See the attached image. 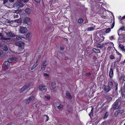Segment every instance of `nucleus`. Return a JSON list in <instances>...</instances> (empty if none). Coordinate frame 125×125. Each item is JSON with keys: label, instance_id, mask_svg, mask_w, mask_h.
<instances>
[{"label": "nucleus", "instance_id": "1", "mask_svg": "<svg viewBox=\"0 0 125 125\" xmlns=\"http://www.w3.org/2000/svg\"><path fill=\"white\" fill-rule=\"evenodd\" d=\"M23 38L21 36H17L16 37V39H13V44L18 46V50L19 51L23 50L24 48V43L20 41L22 40Z\"/></svg>", "mask_w": 125, "mask_h": 125}, {"label": "nucleus", "instance_id": "2", "mask_svg": "<svg viewBox=\"0 0 125 125\" xmlns=\"http://www.w3.org/2000/svg\"><path fill=\"white\" fill-rule=\"evenodd\" d=\"M6 36L7 37L2 36L1 37V39L5 40H10V38L15 37L16 36V35L13 32L10 31L6 33Z\"/></svg>", "mask_w": 125, "mask_h": 125}, {"label": "nucleus", "instance_id": "3", "mask_svg": "<svg viewBox=\"0 0 125 125\" xmlns=\"http://www.w3.org/2000/svg\"><path fill=\"white\" fill-rule=\"evenodd\" d=\"M31 84L29 83H27L25 84L20 90V93H21L23 92L29 88L31 86Z\"/></svg>", "mask_w": 125, "mask_h": 125}, {"label": "nucleus", "instance_id": "4", "mask_svg": "<svg viewBox=\"0 0 125 125\" xmlns=\"http://www.w3.org/2000/svg\"><path fill=\"white\" fill-rule=\"evenodd\" d=\"M35 96L33 95H32L27 99L26 100L25 103L26 104H28L32 102L35 99Z\"/></svg>", "mask_w": 125, "mask_h": 125}, {"label": "nucleus", "instance_id": "5", "mask_svg": "<svg viewBox=\"0 0 125 125\" xmlns=\"http://www.w3.org/2000/svg\"><path fill=\"white\" fill-rule=\"evenodd\" d=\"M20 32L22 33H25L27 31V30L26 27L20 26L19 30Z\"/></svg>", "mask_w": 125, "mask_h": 125}, {"label": "nucleus", "instance_id": "6", "mask_svg": "<svg viewBox=\"0 0 125 125\" xmlns=\"http://www.w3.org/2000/svg\"><path fill=\"white\" fill-rule=\"evenodd\" d=\"M10 62L9 61L8 59V61L5 62L3 63L2 66L3 67L6 68L8 69L9 67Z\"/></svg>", "mask_w": 125, "mask_h": 125}, {"label": "nucleus", "instance_id": "7", "mask_svg": "<svg viewBox=\"0 0 125 125\" xmlns=\"http://www.w3.org/2000/svg\"><path fill=\"white\" fill-rule=\"evenodd\" d=\"M103 88L104 91L106 92H109L111 89L108 85H103Z\"/></svg>", "mask_w": 125, "mask_h": 125}, {"label": "nucleus", "instance_id": "8", "mask_svg": "<svg viewBox=\"0 0 125 125\" xmlns=\"http://www.w3.org/2000/svg\"><path fill=\"white\" fill-rule=\"evenodd\" d=\"M18 59L16 57H12L9 59V61L10 63L15 62L18 61Z\"/></svg>", "mask_w": 125, "mask_h": 125}, {"label": "nucleus", "instance_id": "9", "mask_svg": "<svg viewBox=\"0 0 125 125\" xmlns=\"http://www.w3.org/2000/svg\"><path fill=\"white\" fill-rule=\"evenodd\" d=\"M111 31V29L110 28H108L106 29V31H105L104 33H103L101 35H100V37H102L103 38V40H104V38L103 36V35H105V33H108Z\"/></svg>", "mask_w": 125, "mask_h": 125}, {"label": "nucleus", "instance_id": "10", "mask_svg": "<svg viewBox=\"0 0 125 125\" xmlns=\"http://www.w3.org/2000/svg\"><path fill=\"white\" fill-rule=\"evenodd\" d=\"M120 102H117L115 103L113 105V108L114 110H116L118 109L120 105Z\"/></svg>", "mask_w": 125, "mask_h": 125}, {"label": "nucleus", "instance_id": "11", "mask_svg": "<svg viewBox=\"0 0 125 125\" xmlns=\"http://www.w3.org/2000/svg\"><path fill=\"white\" fill-rule=\"evenodd\" d=\"M66 96L67 97V98L71 100L72 98V96L69 91H66L65 93Z\"/></svg>", "mask_w": 125, "mask_h": 125}, {"label": "nucleus", "instance_id": "12", "mask_svg": "<svg viewBox=\"0 0 125 125\" xmlns=\"http://www.w3.org/2000/svg\"><path fill=\"white\" fill-rule=\"evenodd\" d=\"M119 36H120L119 38V40H121V42H124L125 41V35H124L120 34V35H119Z\"/></svg>", "mask_w": 125, "mask_h": 125}, {"label": "nucleus", "instance_id": "13", "mask_svg": "<svg viewBox=\"0 0 125 125\" xmlns=\"http://www.w3.org/2000/svg\"><path fill=\"white\" fill-rule=\"evenodd\" d=\"M30 21V18L28 17H26L24 19V22L26 24H28L29 22Z\"/></svg>", "mask_w": 125, "mask_h": 125}, {"label": "nucleus", "instance_id": "14", "mask_svg": "<svg viewBox=\"0 0 125 125\" xmlns=\"http://www.w3.org/2000/svg\"><path fill=\"white\" fill-rule=\"evenodd\" d=\"M114 85L112 81H109L108 82V86H109L111 89L113 88V86Z\"/></svg>", "mask_w": 125, "mask_h": 125}, {"label": "nucleus", "instance_id": "15", "mask_svg": "<svg viewBox=\"0 0 125 125\" xmlns=\"http://www.w3.org/2000/svg\"><path fill=\"white\" fill-rule=\"evenodd\" d=\"M47 63V62L46 61L43 62L41 65V69H44L46 66Z\"/></svg>", "mask_w": 125, "mask_h": 125}, {"label": "nucleus", "instance_id": "16", "mask_svg": "<svg viewBox=\"0 0 125 125\" xmlns=\"http://www.w3.org/2000/svg\"><path fill=\"white\" fill-rule=\"evenodd\" d=\"M56 107L58 109H61L63 107L62 105L58 102H56Z\"/></svg>", "mask_w": 125, "mask_h": 125}, {"label": "nucleus", "instance_id": "17", "mask_svg": "<svg viewBox=\"0 0 125 125\" xmlns=\"http://www.w3.org/2000/svg\"><path fill=\"white\" fill-rule=\"evenodd\" d=\"M113 71L112 70V68H111L110 69L109 72V76L110 77L112 78L113 77Z\"/></svg>", "mask_w": 125, "mask_h": 125}, {"label": "nucleus", "instance_id": "18", "mask_svg": "<svg viewBox=\"0 0 125 125\" xmlns=\"http://www.w3.org/2000/svg\"><path fill=\"white\" fill-rule=\"evenodd\" d=\"M39 88L40 90L42 91L46 90L47 89L45 86H43L42 85H40L39 86Z\"/></svg>", "mask_w": 125, "mask_h": 125}, {"label": "nucleus", "instance_id": "19", "mask_svg": "<svg viewBox=\"0 0 125 125\" xmlns=\"http://www.w3.org/2000/svg\"><path fill=\"white\" fill-rule=\"evenodd\" d=\"M25 12L28 14H30L31 12V10L29 8H26L25 10Z\"/></svg>", "mask_w": 125, "mask_h": 125}, {"label": "nucleus", "instance_id": "20", "mask_svg": "<svg viewBox=\"0 0 125 125\" xmlns=\"http://www.w3.org/2000/svg\"><path fill=\"white\" fill-rule=\"evenodd\" d=\"M72 106L71 105H69L67 107V109L68 111L69 112H70L72 111Z\"/></svg>", "mask_w": 125, "mask_h": 125}, {"label": "nucleus", "instance_id": "21", "mask_svg": "<svg viewBox=\"0 0 125 125\" xmlns=\"http://www.w3.org/2000/svg\"><path fill=\"white\" fill-rule=\"evenodd\" d=\"M106 98L109 101H111L112 99V97L110 95H107L106 96Z\"/></svg>", "mask_w": 125, "mask_h": 125}, {"label": "nucleus", "instance_id": "22", "mask_svg": "<svg viewBox=\"0 0 125 125\" xmlns=\"http://www.w3.org/2000/svg\"><path fill=\"white\" fill-rule=\"evenodd\" d=\"M13 6V7L15 8H19L18 2L14 4Z\"/></svg>", "mask_w": 125, "mask_h": 125}, {"label": "nucleus", "instance_id": "23", "mask_svg": "<svg viewBox=\"0 0 125 125\" xmlns=\"http://www.w3.org/2000/svg\"><path fill=\"white\" fill-rule=\"evenodd\" d=\"M103 46V43H99L97 45V47L99 48H102Z\"/></svg>", "mask_w": 125, "mask_h": 125}, {"label": "nucleus", "instance_id": "24", "mask_svg": "<svg viewBox=\"0 0 125 125\" xmlns=\"http://www.w3.org/2000/svg\"><path fill=\"white\" fill-rule=\"evenodd\" d=\"M18 2L19 8L22 7L23 6V4L21 2Z\"/></svg>", "mask_w": 125, "mask_h": 125}, {"label": "nucleus", "instance_id": "25", "mask_svg": "<svg viewBox=\"0 0 125 125\" xmlns=\"http://www.w3.org/2000/svg\"><path fill=\"white\" fill-rule=\"evenodd\" d=\"M85 76L86 77H91V74L89 73H86L85 75Z\"/></svg>", "mask_w": 125, "mask_h": 125}, {"label": "nucleus", "instance_id": "26", "mask_svg": "<svg viewBox=\"0 0 125 125\" xmlns=\"http://www.w3.org/2000/svg\"><path fill=\"white\" fill-rule=\"evenodd\" d=\"M94 28L93 27H88L87 28V31H90L94 30Z\"/></svg>", "mask_w": 125, "mask_h": 125}, {"label": "nucleus", "instance_id": "27", "mask_svg": "<svg viewBox=\"0 0 125 125\" xmlns=\"http://www.w3.org/2000/svg\"><path fill=\"white\" fill-rule=\"evenodd\" d=\"M51 89L55 87H56V83L54 82L52 83L51 84Z\"/></svg>", "mask_w": 125, "mask_h": 125}, {"label": "nucleus", "instance_id": "28", "mask_svg": "<svg viewBox=\"0 0 125 125\" xmlns=\"http://www.w3.org/2000/svg\"><path fill=\"white\" fill-rule=\"evenodd\" d=\"M125 27H124L123 26L121 27L119 30L118 31V35H119V33L120 32V31H123L124 30Z\"/></svg>", "mask_w": 125, "mask_h": 125}, {"label": "nucleus", "instance_id": "29", "mask_svg": "<svg viewBox=\"0 0 125 125\" xmlns=\"http://www.w3.org/2000/svg\"><path fill=\"white\" fill-rule=\"evenodd\" d=\"M108 115V113L106 112L104 115V117H103V119H105L106 118Z\"/></svg>", "mask_w": 125, "mask_h": 125}, {"label": "nucleus", "instance_id": "30", "mask_svg": "<svg viewBox=\"0 0 125 125\" xmlns=\"http://www.w3.org/2000/svg\"><path fill=\"white\" fill-rule=\"evenodd\" d=\"M9 0H3V5L5 6H6L7 3L8 2Z\"/></svg>", "mask_w": 125, "mask_h": 125}, {"label": "nucleus", "instance_id": "31", "mask_svg": "<svg viewBox=\"0 0 125 125\" xmlns=\"http://www.w3.org/2000/svg\"><path fill=\"white\" fill-rule=\"evenodd\" d=\"M119 47L122 51H125V49L124 48L125 47L123 45L120 44L119 45Z\"/></svg>", "mask_w": 125, "mask_h": 125}, {"label": "nucleus", "instance_id": "32", "mask_svg": "<svg viewBox=\"0 0 125 125\" xmlns=\"http://www.w3.org/2000/svg\"><path fill=\"white\" fill-rule=\"evenodd\" d=\"M83 20L82 18H80L78 20V22L80 24H81L83 22Z\"/></svg>", "mask_w": 125, "mask_h": 125}, {"label": "nucleus", "instance_id": "33", "mask_svg": "<svg viewBox=\"0 0 125 125\" xmlns=\"http://www.w3.org/2000/svg\"><path fill=\"white\" fill-rule=\"evenodd\" d=\"M38 65V64L37 63H35V64L33 65L32 67L31 68V70H33L34 68H35V67H36L37 65Z\"/></svg>", "mask_w": 125, "mask_h": 125}, {"label": "nucleus", "instance_id": "34", "mask_svg": "<svg viewBox=\"0 0 125 125\" xmlns=\"http://www.w3.org/2000/svg\"><path fill=\"white\" fill-rule=\"evenodd\" d=\"M31 36V34L30 33H29L26 35V37L28 39H29Z\"/></svg>", "mask_w": 125, "mask_h": 125}, {"label": "nucleus", "instance_id": "35", "mask_svg": "<svg viewBox=\"0 0 125 125\" xmlns=\"http://www.w3.org/2000/svg\"><path fill=\"white\" fill-rule=\"evenodd\" d=\"M93 108L92 109L90 113L89 114V115L90 116V117H91L92 116H93Z\"/></svg>", "mask_w": 125, "mask_h": 125}, {"label": "nucleus", "instance_id": "36", "mask_svg": "<svg viewBox=\"0 0 125 125\" xmlns=\"http://www.w3.org/2000/svg\"><path fill=\"white\" fill-rule=\"evenodd\" d=\"M3 49L5 51H7L8 50V46L7 45H5L3 46Z\"/></svg>", "mask_w": 125, "mask_h": 125}, {"label": "nucleus", "instance_id": "37", "mask_svg": "<svg viewBox=\"0 0 125 125\" xmlns=\"http://www.w3.org/2000/svg\"><path fill=\"white\" fill-rule=\"evenodd\" d=\"M57 89V87H56L54 88H53L52 89H51L52 91L54 92H55L56 91V90Z\"/></svg>", "mask_w": 125, "mask_h": 125}, {"label": "nucleus", "instance_id": "38", "mask_svg": "<svg viewBox=\"0 0 125 125\" xmlns=\"http://www.w3.org/2000/svg\"><path fill=\"white\" fill-rule=\"evenodd\" d=\"M119 111H118V110H117L116 111L115 113V116L116 117H117V115H118L119 113Z\"/></svg>", "mask_w": 125, "mask_h": 125}, {"label": "nucleus", "instance_id": "39", "mask_svg": "<svg viewBox=\"0 0 125 125\" xmlns=\"http://www.w3.org/2000/svg\"><path fill=\"white\" fill-rule=\"evenodd\" d=\"M94 50H95V51H94H94L96 52L97 53H100V50L99 49H94Z\"/></svg>", "mask_w": 125, "mask_h": 125}, {"label": "nucleus", "instance_id": "40", "mask_svg": "<svg viewBox=\"0 0 125 125\" xmlns=\"http://www.w3.org/2000/svg\"><path fill=\"white\" fill-rule=\"evenodd\" d=\"M15 22L18 23H20L21 22V19H19L15 20Z\"/></svg>", "mask_w": 125, "mask_h": 125}, {"label": "nucleus", "instance_id": "41", "mask_svg": "<svg viewBox=\"0 0 125 125\" xmlns=\"http://www.w3.org/2000/svg\"><path fill=\"white\" fill-rule=\"evenodd\" d=\"M118 111H119L118 112L120 114H122L123 113V110L120 109L118 110Z\"/></svg>", "mask_w": 125, "mask_h": 125}, {"label": "nucleus", "instance_id": "42", "mask_svg": "<svg viewBox=\"0 0 125 125\" xmlns=\"http://www.w3.org/2000/svg\"><path fill=\"white\" fill-rule=\"evenodd\" d=\"M110 59H112L115 58V57L113 55H111L110 56Z\"/></svg>", "mask_w": 125, "mask_h": 125}, {"label": "nucleus", "instance_id": "43", "mask_svg": "<svg viewBox=\"0 0 125 125\" xmlns=\"http://www.w3.org/2000/svg\"><path fill=\"white\" fill-rule=\"evenodd\" d=\"M44 116H46V121H48L49 119V118L47 115H45Z\"/></svg>", "mask_w": 125, "mask_h": 125}, {"label": "nucleus", "instance_id": "44", "mask_svg": "<svg viewBox=\"0 0 125 125\" xmlns=\"http://www.w3.org/2000/svg\"><path fill=\"white\" fill-rule=\"evenodd\" d=\"M29 55V53L28 52V53H25L24 55H23V56L25 57H26L27 56H28Z\"/></svg>", "mask_w": 125, "mask_h": 125}, {"label": "nucleus", "instance_id": "45", "mask_svg": "<svg viewBox=\"0 0 125 125\" xmlns=\"http://www.w3.org/2000/svg\"><path fill=\"white\" fill-rule=\"evenodd\" d=\"M122 96L123 98H125V93H122Z\"/></svg>", "mask_w": 125, "mask_h": 125}, {"label": "nucleus", "instance_id": "46", "mask_svg": "<svg viewBox=\"0 0 125 125\" xmlns=\"http://www.w3.org/2000/svg\"><path fill=\"white\" fill-rule=\"evenodd\" d=\"M43 74L44 76H49V75L48 74L46 73H43Z\"/></svg>", "mask_w": 125, "mask_h": 125}, {"label": "nucleus", "instance_id": "47", "mask_svg": "<svg viewBox=\"0 0 125 125\" xmlns=\"http://www.w3.org/2000/svg\"><path fill=\"white\" fill-rule=\"evenodd\" d=\"M117 86H118V85H117V84L116 85H115V91H116V90L117 89Z\"/></svg>", "mask_w": 125, "mask_h": 125}, {"label": "nucleus", "instance_id": "48", "mask_svg": "<svg viewBox=\"0 0 125 125\" xmlns=\"http://www.w3.org/2000/svg\"><path fill=\"white\" fill-rule=\"evenodd\" d=\"M114 38V37L113 36H112L109 38V39L110 40H112Z\"/></svg>", "mask_w": 125, "mask_h": 125}, {"label": "nucleus", "instance_id": "49", "mask_svg": "<svg viewBox=\"0 0 125 125\" xmlns=\"http://www.w3.org/2000/svg\"><path fill=\"white\" fill-rule=\"evenodd\" d=\"M45 97L48 99H50V97L49 96H45Z\"/></svg>", "mask_w": 125, "mask_h": 125}, {"label": "nucleus", "instance_id": "50", "mask_svg": "<svg viewBox=\"0 0 125 125\" xmlns=\"http://www.w3.org/2000/svg\"><path fill=\"white\" fill-rule=\"evenodd\" d=\"M111 46L108 47H107V49L109 51H110L111 50Z\"/></svg>", "mask_w": 125, "mask_h": 125}, {"label": "nucleus", "instance_id": "51", "mask_svg": "<svg viewBox=\"0 0 125 125\" xmlns=\"http://www.w3.org/2000/svg\"><path fill=\"white\" fill-rule=\"evenodd\" d=\"M3 52L2 51H0V56L2 55L3 54Z\"/></svg>", "mask_w": 125, "mask_h": 125}, {"label": "nucleus", "instance_id": "52", "mask_svg": "<svg viewBox=\"0 0 125 125\" xmlns=\"http://www.w3.org/2000/svg\"><path fill=\"white\" fill-rule=\"evenodd\" d=\"M121 56H122V55H119V57H118V59H119V60H120L121 59Z\"/></svg>", "mask_w": 125, "mask_h": 125}, {"label": "nucleus", "instance_id": "53", "mask_svg": "<svg viewBox=\"0 0 125 125\" xmlns=\"http://www.w3.org/2000/svg\"><path fill=\"white\" fill-rule=\"evenodd\" d=\"M60 49L61 51H63L64 49V48L63 47H60Z\"/></svg>", "mask_w": 125, "mask_h": 125}, {"label": "nucleus", "instance_id": "54", "mask_svg": "<svg viewBox=\"0 0 125 125\" xmlns=\"http://www.w3.org/2000/svg\"><path fill=\"white\" fill-rule=\"evenodd\" d=\"M116 53L119 56L121 55V54L120 53H119L118 52H117Z\"/></svg>", "mask_w": 125, "mask_h": 125}, {"label": "nucleus", "instance_id": "55", "mask_svg": "<svg viewBox=\"0 0 125 125\" xmlns=\"http://www.w3.org/2000/svg\"><path fill=\"white\" fill-rule=\"evenodd\" d=\"M36 2H38V3H39V2L40 1V0H34Z\"/></svg>", "mask_w": 125, "mask_h": 125}, {"label": "nucleus", "instance_id": "56", "mask_svg": "<svg viewBox=\"0 0 125 125\" xmlns=\"http://www.w3.org/2000/svg\"><path fill=\"white\" fill-rule=\"evenodd\" d=\"M9 0L11 2H13L14 1V0Z\"/></svg>", "mask_w": 125, "mask_h": 125}, {"label": "nucleus", "instance_id": "57", "mask_svg": "<svg viewBox=\"0 0 125 125\" xmlns=\"http://www.w3.org/2000/svg\"><path fill=\"white\" fill-rule=\"evenodd\" d=\"M114 23H113V24H112V26H111V28H112L114 26Z\"/></svg>", "mask_w": 125, "mask_h": 125}, {"label": "nucleus", "instance_id": "58", "mask_svg": "<svg viewBox=\"0 0 125 125\" xmlns=\"http://www.w3.org/2000/svg\"><path fill=\"white\" fill-rule=\"evenodd\" d=\"M29 1V0H24L23 2L24 3L27 2Z\"/></svg>", "mask_w": 125, "mask_h": 125}, {"label": "nucleus", "instance_id": "59", "mask_svg": "<svg viewBox=\"0 0 125 125\" xmlns=\"http://www.w3.org/2000/svg\"><path fill=\"white\" fill-rule=\"evenodd\" d=\"M125 63V59L124 60V61L122 62H121V63H122V64H123V63Z\"/></svg>", "mask_w": 125, "mask_h": 125}, {"label": "nucleus", "instance_id": "60", "mask_svg": "<svg viewBox=\"0 0 125 125\" xmlns=\"http://www.w3.org/2000/svg\"><path fill=\"white\" fill-rule=\"evenodd\" d=\"M24 1V0H17V1L19 2H22V1Z\"/></svg>", "mask_w": 125, "mask_h": 125}, {"label": "nucleus", "instance_id": "61", "mask_svg": "<svg viewBox=\"0 0 125 125\" xmlns=\"http://www.w3.org/2000/svg\"><path fill=\"white\" fill-rule=\"evenodd\" d=\"M125 19V16H124L122 17L121 18V19Z\"/></svg>", "mask_w": 125, "mask_h": 125}, {"label": "nucleus", "instance_id": "62", "mask_svg": "<svg viewBox=\"0 0 125 125\" xmlns=\"http://www.w3.org/2000/svg\"><path fill=\"white\" fill-rule=\"evenodd\" d=\"M123 80L124 81H125V76L123 77Z\"/></svg>", "mask_w": 125, "mask_h": 125}, {"label": "nucleus", "instance_id": "63", "mask_svg": "<svg viewBox=\"0 0 125 125\" xmlns=\"http://www.w3.org/2000/svg\"><path fill=\"white\" fill-rule=\"evenodd\" d=\"M122 76H120L119 78V79L120 80H121L122 79Z\"/></svg>", "mask_w": 125, "mask_h": 125}, {"label": "nucleus", "instance_id": "64", "mask_svg": "<svg viewBox=\"0 0 125 125\" xmlns=\"http://www.w3.org/2000/svg\"><path fill=\"white\" fill-rule=\"evenodd\" d=\"M120 60H119V59H118V60H117L116 62H118Z\"/></svg>", "mask_w": 125, "mask_h": 125}]
</instances>
